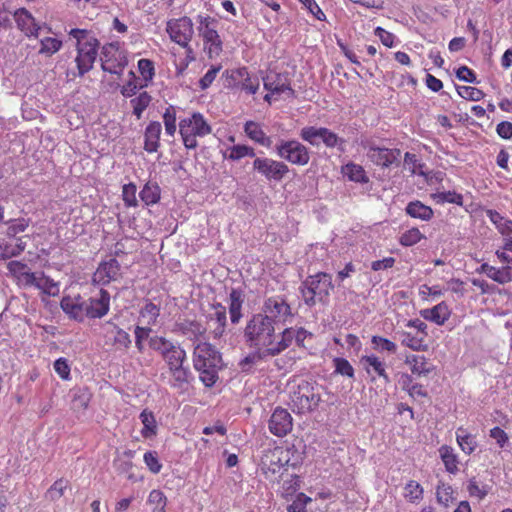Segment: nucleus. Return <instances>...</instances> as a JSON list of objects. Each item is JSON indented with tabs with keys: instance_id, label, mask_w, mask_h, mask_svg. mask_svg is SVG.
Instances as JSON below:
<instances>
[{
	"instance_id": "nucleus-1",
	"label": "nucleus",
	"mask_w": 512,
	"mask_h": 512,
	"mask_svg": "<svg viewBox=\"0 0 512 512\" xmlns=\"http://www.w3.org/2000/svg\"><path fill=\"white\" fill-rule=\"evenodd\" d=\"M149 347L157 352L165 362L173 379L172 387H181L188 383L190 370L185 365L187 354L180 344L163 336L155 335L149 338Z\"/></svg>"
},
{
	"instance_id": "nucleus-2",
	"label": "nucleus",
	"mask_w": 512,
	"mask_h": 512,
	"mask_svg": "<svg viewBox=\"0 0 512 512\" xmlns=\"http://www.w3.org/2000/svg\"><path fill=\"white\" fill-rule=\"evenodd\" d=\"M244 336L249 347L255 351L244 358L243 364H256L267 358L262 356V352L273 344L275 324L261 313L254 314L246 324Z\"/></svg>"
},
{
	"instance_id": "nucleus-3",
	"label": "nucleus",
	"mask_w": 512,
	"mask_h": 512,
	"mask_svg": "<svg viewBox=\"0 0 512 512\" xmlns=\"http://www.w3.org/2000/svg\"><path fill=\"white\" fill-rule=\"evenodd\" d=\"M221 362V354L212 344L200 342L194 347L193 366L206 387H212L219 379Z\"/></svg>"
},
{
	"instance_id": "nucleus-4",
	"label": "nucleus",
	"mask_w": 512,
	"mask_h": 512,
	"mask_svg": "<svg viewBox=\"0 0 512 512\" xmlns=\"http://www.w3.org/2000/svg\"><path fill=\"white\" fill-rule=\"evenodd\" d=\"M333 289L332 276L326 272H318L308 276L302 283L301 294L304 303L312 307L317 303H326Z\"/></svg>"
},
{
	"instance_id": "nucleus-5",
	"label": "nucleus",
	"mask_w": 512,
	"mask_h": 512,
	"mask_svg": "<svg viewBox=\"0 0 512 512\" xmlns=\"http://www.w3.org/2000/svg\"><path fill=\"white\" fill-rule=\"evenodd\" d=\"M197 32L202 38L204 50L210 59L217 57L223 50V42L218 33L219 21L209 15H197Z\"/></svg>"
},
{
	"instance_id": "nucleus-6",
	"label": "nucleus",
	"mask_w": 512,
	"mask_h": 512,
	"mask_svg": "<svg viewBox=\"0 0 512 512\" xmlns=\"http://www.w3.org/2000/svg\"><path fill=\"white\" fill-rule=\"evenodd\" d=\"M290 399L293 411L298 414H304L318 407L321 395L315 383L302 380L292 391Z\"/></svg>"
},
{
	"instance_id": "nucleus-7",
	"label": "nucleus",
	"mask_w": 512,
	"mask_h": 512,
	"mask_svg": "<svg viewBox=\"0 0 512 512\" xmlns=\"http://www.w3.org/2000/svg\"><path fill=\"white\" fill-rule=\"evenodd\" d=\"M260 313L275 325L290 323L294 317L290 304L282 295L266 298Z\"/></svg>"
},
{
	"instance_id": "nucleus-8",
	"label": "nucleus",
	"mask_w": 512,
	"mask_h": 512,
	"mask_svg": "<svg viewBox=\"0 0 512 512\" xmlns=\"http://www.w3.org/2000/svg\"><path fill=\"white\" fill-rule=\"evenodd\" d=\"M406 327L414 329V331H398L400 342L403 346L417 352H424L428 350L427 337L428 326L427 324L416 318L408 320Z\"/></svg>"
},
{
	"instance_id": "nucleus-9",
	"label": "nucleus",
	"mask_w": 512,
	"mask_h": 512,
	"mask_svg": "<svg viewBox=\"0 0 512 512\" xmlns=\"http://www.w3.org/2000/svg\"><path fill=\"white\" fill-rule=\"evenodd\" d=\"M289 451L284 447L276 446L264 451L261 457V471L266 478H274L289 463Z\"/></svg>"
},
{
	"instance_id": "nucleus-10",
	"label": "nucleus",
	"mask_w": 512,
	"mask_h": 512,
	"mask_svg": "<svg viewBox=\"0 0 512 512\" xmlns=\"http://www.w3.org/2000/svg\"><path fill=\"white\" fill-rule=\"evenodd\" d=\"M192 20L187 17L172 19L167 22L166 31L171 40L181 47L187 48L194 35V27Z\"/></svg>"
},
{
	"instance_id": "nucleus-11",
	"label": "nucleus",
	"mask_w": 512,
	"mask_h": 512,
	"mask_svg": "<svg viewBox=\"0 0 512 512\" xmlns=\"http://www.w3.org/2000/svg\"><path fill=\"white\" fill-rule=\"evenodd\" d=\"M264 86L269 91L264 97L268 102L277 100L279 97L290 98L294 91L290 87L288 77L283 74L269 73L264 79Z\"/></svg>"
},
{
	"instance_id": "nucleus-12",
	"label": "nucleus",
	"mask_w": 512,
	"mask_h": 512,
	"mask_svg": "<svg viewBox=\"0 0 512 512\" xmlns=\"http://www.w3.org/2000/svg\"><path fill=\"white\" fill-rule=\"evenodd\" d=\"M253 169L268 181H281L289 172V167L281 161L271 158H256L253 162Z\"/></svg>"
},
{
	"instance_id": "nucleus-13",
	"label": "nucleus",
	"mask_w": 512,
	"mask_h": 512,
	"mask_svg": "<svg viewBox=\"0 0 512 512\" xmlns=\"http://www.w3.org/2000/svg\"><path fill=\"white\" fill-rule=\"evenodd\" d=\"M101 67L103 71L120 75L127 65V59L114 44H107L102 48Z\"/></svg>"
},
{
	"instance_id": "nucleus-14",
	"label": "nucleus",
	"mask_w": 512,
	"mask_h": 512,
	"mask_svg": "<svg viewBox=\"0 0 512 512\" xmlns=\"http://www.w3.org/2000/svg\"><path fill=\"white\" fill-rule=\"evenodd\" d=\"M276 148L278 155L289 163L306 165L309 162L307 148L297 141H282Z\"/></svg>"
},
{
	"instance_id": "nucleus-15",
	"label": "nucleus",
	"mask_w": 512,
	"mask_h": 512,
	"mask_svg": "<svg viewBox=\"0 0 512 512\" xmlns=\"http://www.w3.org/2000/svg\"><path fill=\"white\" fill-rule=\"evenodd\" d=\"M98 48L99 41L97 39H91L88 43H83L81 44V47L77 48L75 62L77 64L79 76H83L93 68L98 55Z\"/></svg>"
},
{
	"instance_id": "nucleus-16",
	"label": "nucleus",
	"mask_w": 512,
	"mask_h": 512,
	"mask_svg": "<svg viewBox=\"0 0 512 512\" xmlns=\"http://www.w3.org/2000/svg\"><path fill=\"white\" fill-rule=\"evenodd\" d=\"M268 428L273 435L284 437L292 431L293 418L286 409L277 407L270 416Z\"/></svg>"
},
{
	"instance_id": "nucleus-17",
	"label": "nucleus",
	"mask_w": 512,
	"mask_h": 512,
	"mask_svg": "<svg viewBox=\"0 0 512 512\" xmlns=\"http://www.w3.org/2000/svg\"><path fill=\"white\" fill-rule=\"evenodd\" d=\"M120 270V264L115 258L102 261L93 274V282L100 285H107L120 277Z\"/></svg>"
},
{
	"instance_id": "nucleus-18",
	"label": "nucleus",
	"mask_w": 512,
	"mask_h": 512,
	"mask_svg": "<svg viewBox=\"0 0 512 512\" xmlns=\"http://www.w3.org/2000/svg\"><path fill=\"white\" fill-rule=\"evenodd\" d=\"M110 309V294L104 289H100L97 297L89 299L88 303H85L84 313L85 316L95 319L102 318L105 316Z\"/></svg>"
},
{
	"instance_id": "nucleus-19",
	"label": "nucleus",
	"mask_w": 512,
	"mask_h": 512,
	"mask_svg": "<svg viewBox=\"0 0 512 512\" xmlns=\"http://www.w3.org/2000/svg\"><path fill=\"white\" fill-rule=\"evenodd\" d=\"M13 18L19 30L27 37L39 36L41 25L35 20L33 15L26 8H19L13 13Z\"/></svg>"
},
{
	"instance_id": "nucleus-20",
	"label": "nucleus",
	"mask_w": 512,
	"mask_h": 512,
	"mask_svg": "<svg viewBox=\"0 0 512 512\" xmlns=\"http://www.w3.org/2000/svg\"><path fill=\"white\" fill-rule=\"evenodd\" d=\"M368 158L376 165L389 167L393 163L398 162L401 157L399 149H388L371 146L367 152Z\"/></svg>"
},
{
	"instance_id": "nucleus-21",
	"label": "nucleus",
	"mask_w": 512,
	"mask_h": 512,
	"mask_svg": "<svg viewBox=\"0 0 512 512\" xmlns=\"http://www.w3.org/2000/svg\"><path fill=\"white\" fill-rule=\"evenodd\" d=\"M404 362L409 366L412 375L417 377H428L436 369L429 358L420 354H408Z\"/></svg>"
},
{
	"instance_id": "nucleus-22",
	"label": "nucleus",
	"mask_w": 512,
	"mask_h": 512,
	"mask_svg": "<svg viewBox=\"0 0 512 512\" xmlns=\"http://www.w3.org/2000/svg\"><path fill=\"white\" fill-rule=\"evenodd\" d=\"M360 363L366 372L372 375L373 378L376 376L383 378L385 382H389V376L386 372V364L378 356L364 355L360 358Z\"/></svg>"
},
{
	"instance_id": "nucleus-23",
	"label": "nucleus",
	"mask_w": 512,
	"mask_h": 512,
	"mask_svg": "<svg viewBox=\"0 0 512 512\" xmlns=\"http://www.w3.org/2000/svg\"><path fill=\"white\" fill-rule=\"evenodd\" d=\"M302 137L313 145L322 141L327 147H335L339 142L338 136L331 130H302Z\"/></svg>"
},
{
	"instance_id": "nucleus-24",
	"label": "nucleus",
	"mask_w": 512,
	"mask_h": 512,
	"mask_svg": "<svg viewBox=\"0 0 512 512\" xmlns=\"http://www.w3.org/2000/svg\"><path fill=\"white\" fill-rule=\"evenodd\" d=\"M420 315L427 321L433 322L439 326L444 325L451 316V310L446 302L442 301L429 309L420 311Z\"/></svg>"
},
{
	"instance_id": "nucleus-25",
	"label": "nucleus",
	"mask_w": 512,
	"mask_h": 512,
	"mask_svg": "<svg viewBox=\"0 0 512 512\" xmlns=\"http://www.w3.org/2000/svg\"><path fill=\"white\" fill-rule=\"evenodd\" d=\"M7 269L12 277L17 280L18 285L23 287H28L29 283H32L34 280V273L28 271L27 264L21 261H10L7 264Z\"/></svg>"
},
{
	"instance_id": "nucleus-26",
	"label": "nucleus",
	"mask_w": 512,
	"mask_h": 512,
	"mask_svg": "<svg viewBox=\"0 0 512 512\" xmlns=\"http://www.w3.org/2000/svg\"><path fill=\"white\" fill-rule=\"evenodd\" d=\"M161 308L160 305L154 304L151 300H145L144 305L139 310L138 321L141 326H148L152 329L158 324Z\"/></svg>"
},
{
	"instance_id": "nucleus-27",
	"label": "nucleus",
	"mask_w": 512,
	"mask_h": 512,
	"mask_svg": "<svg viewBox=\"0 0 512 512\" xmlns=\"http://www.w3.org/2000/svg\"><path fill=\"white\" fill-rule=\"evenodd\" d=\"M293 333V327L285 328L280 334V340L277 342L273 340V344L262 352V356L274 357L286 350L295 340Z\"/></svg>"
},
{
	"instance_id": "nucleus-28",
	"label": "nucleus",
	"mask_w": 512,
	"mask_h": 512,
	"mask_svg": "<svg viewBox=\"0 0 512 512\" xmlns=\"http://www.w3.org/2000/svg\"><path fill=\"white\" fill-rule=\"evenodd\" d=\"M60 306L71 318L79 321L83 320L85 303L81 301L80 297L65 296L62 298Z\"/></svg>"
},
{
	"instance_id": "nucleus-29",
	"label": "nucleus",
	"mask_w": 512,
	"mask_h": 512,
	"mask_svg": "<svg viewBox=\"0 0 512 512\" xmlns=\"http://www.w3.org/2000/svg\"><path fill=\"white\" fill-rule=\"evenodd\" d=\"M178 330L189 339H198L206 333V327L196 319H183L176 323Z\"/></svg>"
},
{
	"instance_id": "nucleus-30",
	"label": "nucleus",
	"mask_w": 512,
	"mask_h": 512,
	"mask_svg": "<svg viewBox=\"0 0 512 512\" xmlns=\"http://www.w3.org/2000/svg\"><path fill=\"white\" fill-rule=\"evenodd\" d=\"M438 452L446 472L453 475L457 474L459 472L460 461L454 448L449 445H442L438 449Z\"/></svg>"
},
{
	"instance_id": "nucleus-31",
	"label": "nucleus",
	"mask_w": 512,
	"mask_h": 512,
	"mask_svg": "<svg viewBox=\"0 0 512 512\" xmlns=\"http://www.w3.org/2000/svg\"><path fill=\"white\" fill-rule=\"evenodd\" d=\"M108 324L112 327L110 330V334L112 338H110L111 345L119 351H127L132 344L131 337L128 332L113 324L108 322Z\"/></svg>"
},
{
	"instance_id": "nucleus-32",
	"label": "nucleus",
	"mask_w": 512,
	"mask_h": 512,
	"mask_svg": "<svg viewBox=\"0 0 512 512\" xmlns=\"http://www.w3.org/2000/svg\"><path fill=\"white\" fill-rule=\"evenodd\" d=\"M139 419L143 425L140 433L144 439H153L158 434V423L156 421V417L151 410L144 409L140 415Z\"/></svg>"
},
{
	"instance_id": "nucleus-33",
	"label": "nucleus",
	"mask_w": 512,
	"mask_h": 512,
	"mask_svg": "<svg viewBox=\"0 0 512 512\" xmlns=\"http://www.w3.org/2000/svg\"><path fill=\"white\" fill-rule=\"evenodd\" d=\"M28 287H35L41 290L44 294L55 296L59 293L58 285L44 273H34V280L29 283Z\"/></svg>"
},
{
	"instance_id": "nucleus-34",
	"label": "nucleus",
	"mask_w": 512,
	"mask_h": 512,
	"mask_svg": "<svg viewBox=\"0 0 512 512\" xmlns=\"http://www.w3.org/2000/svg\"><path fill=\"white\" fill-rule=\"evenodd\" d=\"M210 322L214 326L212 331L214 338L221 337L227 322L226 308L223 305L217 304L214 306V313L210 316Z\"/></svg>"
},
{
	"instance_id": "nucleus-35",
	"label": "nucleus",
	"mask_w": 512,
	"mask_h": 512,
	"mask_svg": "<svg viewBox=\"0 0 512 512\" xmlns=\"http://www.w3.org/2000/svg\"><path fill=\"white\" fill-rule=\"evenodd\" d=\"M139 197L147 206L157 204L161 199V188L156 182L148 181L139 192Z\"/></svg>"
},
{
	"instance_id": "nucleus-36",
	"label": "nucleus",
	"mask_w": 512,
	"mask_h": 512,
	"mask_svg": "<svg viewBox=\"0 0 512 512\" xmlns=\"http://www.w3.org/2000/svg\"><path fill=\"white\" fill-rule=\"evenodd\" d=\"M406 213L413 218L421 219L423 221H429L434 215L432 208L423 204L419 200L408 203Z\"/></svg>"
},
{
	"instance_id": "nucleus-37",
	"label": "nucleus",
	"mask_w": 512,
	"mask_h": 512,
	"mask_svg": "<svg viewBox=\"0 0 512 512\" xmlns=\"http://www.w3.org/2000/svg\"><path fill=\"white\" fill-rule=\"evenodd\" d=\"M456 441L460 449L466 454H472L476 447L477 442L475 436L470 434L465 428L459 427L456 431Z\"/></svg>"
},
{
	"instance_id": "nucleus-38",
	"label": "nucleus",
	"mask_w": 512,
	"mask_h": 512,
	"mask_svg": "<svg viewBox=\"0 0 512 512\" xmlns=\"http://www.w3.org/2000/svg\"><path fill=\"white\" fill-rule=\"evenodd\" d=\"M341 171L350 181L361 184L369 182V178L361 165L350 162L344 165Z\"/></svg>"
},
{
	"instance_id": "nucleus-39",
	"label": "nucleus",
	"mask_w": 512,
	"mask_h": 512,
	"mask_svg": "<svg viewBox=\"0 0 512 512\" xmlns=\"http://www.w3.org/2000/svg\"><path fill=\"white\" fill-rule=\"evenodd\" d=\"M403 496L409 503H419L423 500L424 489L419 482L409 480L404 486Z\"/></svg>"
},
{
	"instance_id": "nucleus-40",
	"label": "nucleus",
	"mask_w": 512,
	"mask_h": 512,
	"mask_svg": "<svg viewBox=\"0 0 512 512\" xmlns=\"http://www.w3.org/2000/svg\"><path fill=\"white\" fill-rule=\"evenodd\" d=\"M70 488L69 481L63 477L55 480L45 493V498L51 502H57Z\"/></svg>"
},
{
	"instance_id": "nucleus-41",
	"label": "nucleus",
	"mask_w": 512,
	"mask_h": 512,
	"mask_svg": "<svg viewBox=\"0 0 512 512\" xmlns=\"http://www.w3.org/2000/svg\"><path fill=\"white\" fill-rule=\"evenodd\" d=\"M31 220L29 218H16L10 219L5 224L7 225L5 235L8 239H14L18 234L27 230Z\"/></svg>"
},
{
	"instance_id": "nucleus-42",
	"label": "nucleus",
	"mask_w": 512,
	"mask_h": 512,
	"mask_svg": "<svg viewBox=\"0 0 512 512\" xmlns=\"http://www.w3.org/2000/svg\"><path fill=\"white\" fill-rule=\"evenodd\" d=\"M486 215L502 235L512 234V220L505 219L499 212L492 209L487 210Z\"/></svg>"
},
{
	"instance_id": "nucleus-43",
	"label": "nucleus",
	"mask_w": 512,
	"mask_h": 512,
	"mask_svg": "<svg viewBox=\"0 0 512 512\" xmlns=\"http://www.w3.org/2000/svg\"><path fill=\"white\" fill-rule=\"evenodd\" d=\"M229 313L232 323H237L242 317L241 309L243 304L242 294L236 289H232L229 296Z\"/></svg>"
},
{
	"instance_id": "nucleus-44",
	"label": "nucleus",
	"mask_w": 512,
	"mask_h": 512,
	"mask_svg": "<svg viewBox=\"0 0 512 512\" xmlns=\"http://www.w3.org/2000/svg\"><path fill=\"white\" fill-rule=\"evenodd\" d=\"M433 200L437 204H456L458 206H463L464 197L462 194L456 191H443L432 194Z\"/></svg>"
},
{
	"instance_id": "nucleus-45",
	"label": "nucleus",
	"mask_w": 512,
	"mask_h": 512,
	"mask_svg": "<svg viewBox=\"0 0 512 512\" xmlns=\"http://www.w3.org/2000/svg\"><path fill=\"white\" fill-rule=\"evenodd\" d=\"M425 238V235L418 228L412 227L401 233L399 244L404 247H411Z\"/></svg>"
},
{
	"instance_id": "nucleus-46",
	"label": "nucleus",
	"mask_w": 512,
	"mask_h": 512,
	"mask_svg": "<svg viewBox=\"0 0 512 512\" xmlns=\"http://www.w3.org/2000/svg\"><path fill=\"white\" fill-rule=\"evenodd\" d=\"M179 128H210L200 113L190 116H178Z\"/></svg>"
},
{
	"instance_id": "nucleus-47",
	"label": "nucleus",
	"mask_w": 512,
	"mask_h": 512,
	"mask_svg": "<svg viewBox=\"0 0 512 512\" xmlns=\"http://www.w3.org/2000/svg\"><path fill=\"white\" fill-rule=\"evenodd\" d=\"M437 502L445 507L453 503L455 500L454 490L451 485L447 483H440L436 487Z\"/></svg>"
},
{
	"instance_id": "nucleus-48",
	"label": "nucleus",
	"mask_w": 512,
	"mask_h": 512,
	"mask_svg": "<svg viewBox=\"0 0 512 512\" xmlns=\"http://www.w3.org/2000/svg\"><path fill=\"white\" fill-rule=\"evenodd\" d=\"M186 148L194 149L197 146V137H203L211 130H178Z\"/></svg>"
},
{
	"instance_id": "nucleus-49",
	"label": "nucleus",
	"mask_w": 512,
	"mask_h": 512,
	"mask_svg": "<svg viewBox=\"0 0 512 512\" xmlns=\"http://www.w3.org/2000/svg\"><path fill=\"white\" fill-rule=\"evenodd\" d=\"M152 98L147 92H141L138 96L130 100L133 108V114L139 119L143 111L149 106Z\"/></svg>"
},
{
	"instance_id": "nucleus-50",
	"label": "nucleus",
	"mask_w": 512,
	"mask_h": 512,
	"mask_svg": "<svg viewBox=\"0 0 512 512\" xmlns=\"http://www.w3.org/2000/svg\"><path fill=\"white\" fill-rule=\"evenodd\" d=\"M39 54L52 56L62 48V41L57 38L45 37L40 40Z\"/></svg>"
},
{
	"instance_id": "nucleus-51",
	"label": "nucleus",
	"mask_w": 512,
	"mask_h": 512,
	"mask_svg": "<svg viewBox=\"0 0 512 512\" xmlns=\"http://www.w3.org/2000/svg\"><path fill=\"white\" fill-rule=\"evenodd\" d=\"M26 238H29V236L25 235V236L15 237L14 244L6 243V253L4 254V256H6V259L19 256L26 249V246H27V242L25 240Z\"/></svg>"
},
{
	"instance_id": "nucleus-52",
	"label": "nucleus",
	"mask_w": 512,
	"mask_h": 512,
	"mask_svg": "<svg viewBox=\"0 0 512 512\" xmlns=\"http://www.w3.org/2000/svg\"><path fill=\"white\" fill-rule=\"evenodd\" d=\"M488 277L499 284L509 283L512 281L511 267L496 268L493 266Z\"/></svg>"
},
{
	"instance_id": "nucleus-53",
	"label": "nucleus",
	"mask_w": 512,
	"mask_h": 512,
	"mask_svg": "<svg viewBox=\"0 0 512 512\" xmlns=\"http://www.w3.org/2000/svg\"><path fill=\"white\" fill-rule=\"evenodd\" d=\"M137 187L134 183L124 184L122 187V200L126 207H137Z\"/></svg>"
},
{
	"instance_id": "nucleus-54",
	"label": "nucleus",
	"mask_w": 512,
	"mask_h": 512,
	"mask_svg": "<svg viewBox=\"0 0 512 512\" xmlns=\"http://www.w3.org/2000/svg\"><path fill=\"white\" fill-rule=\"evenodd\" d=\"M404 164L408 167L412 174H418L424 178H428V174H426L423 170L424 165L420 163L415 154L406 152L404 156Z\"/></svg>"
},
{
	"instance_id": "nucleus-55",
	"label": "nucleus",
	"mask_w": 512,
	"mask_h": 512,
	"mask_svg": "<svg viewBox=\"0 0 512 512\" xmlns=\"http://www.w3.org/2000/svg\"><path fill=\"white\" fill-rule=\"evenodd\" d=\"M143 461L147 466L148 470L153 474L160 473L162 464L159 460L157 451H147L143 455Z\"/></svg>"
},
{
	"instance_id": "nucleus-56",
	"label": "nucleus",
	"mask_w": 512,
	"mask_h": 512,
	"mask_svg": "<svg viewBox=\"0 0 512 512\" xmlns=\"http://www.w3.org/2000/svg\"><path fill=\"white\" fill-rule=\"evenodd\" d=\"M161 130H145V142L144 149L153 153L156 152L159 147Z\"/></svg>"
},
{
	"instance_id": "nucleus-57",
	"label": "nucleus",
	"mask_w": 512,
	"mask_h": 512,
	"mask_svg": "<svg viewBox=\"0 0 512 512\" xmlns=\"http://www.w3.org/2000/svg\"><path fill=\"white\" fill-rule=\"evenodd\" d=\"M467 491L471 497L483 500L489 492V487L487 485H480L475 478H472L468 482Z\"/></svg>"
},
{
	"instance_id": "nucleus-58",
	"label": "nucleus",
	"mask_w": 512,
	"mask_h": 512,
	"mask_svg": "<svg viewBox=\"0 0 512 512\" xmlns=\"http://www.w3.org/2000/svg\"><path fill=\"white\" fill-rule=\"evenodd\" d=\"M333 364L335 368V373L340 374L342 376H347L349 378L354 377V368L347 359L342 357H336L333 359Z\"/></svg>"
},
{
	"instance_id": "nucleus-59",
	"label": "nucleus",
	"mask_w": 512,
	"mask_h": 512,
	"mask_svg": "<svg viewBox=\"0 0 512 512\" xmlns=\"http://www.w3.org/2000/svg\"><path fill=\"white\" fill-rule=\"evenodd\" d=\"M371 343L376 350L387 351L389 353H395L397 351V345L382 336H372Z\"/></svg>"
},
{
	"instance_id": "nucleus-60",
	"label": "nucleus",
	"mask_w": 512,
	"mask_h": 512,
	"mask_svg": "<svg viewBox=\"0 0 512 512\" xmlns=\"http://www.w3.org/2000/svg\"><path fill=\"white\" fill-rule=\"evenodd\" d=\"M228 151H229V154L227 155V158L230 160H239L246 156H249V157L255 156L254 149L251 147H248L246 145H235V146L229 148Z\"/></svg>"
},
{
	"instance_id": "nucleus-61",
	"label": "nucleus",
	"mask_w": 512,
	"mask_h": 512,
	"mask_svg": "<svg viewBox=\"0 0 512 512\" xmlns=\"http://www.w3.org/2000/svg\"><path fill=\"white\" fill-rule=\"evenodd\" d=\"M151 331L152 329L148 326L137 325L135 327V346L140 353L144 351V340L149 338Z\"/></svg>"
},
{
	"instance_id": "nucleus-62",
	"label": "nucleus",
	"mask_w": 512,
	"mask_h": 512,
	"mask_svg": "<svg viewBox=\"0 0 512 512\" xmlns=\"http://www.w3.org/2000/svg\"><path fill=\"white\" fill-rule=\"evenodd\" d=\"M457 92L462 98L472 101H479L484 96L481 90L471 86H457Z\"/></svg>"
},
{
	"instance_id": "nucleus-63",
	"label": "nucleus",
	"mask_w": 512,
	"mask_h": 512,
	"mask_svg": "<svg viewBox=\"0 0 512 512\" xmlns=\"http://www.w3.org/2000/svg\"><path fill=\"white\" fill-rule=\"evenodd\" d=\"M148 503L159 507L161 512H166L165 507L167 504V498L161 490L153 489L149 493Z\"/></svg>"
},
{
	"instance_id": "nucleus-64",
	"label": "nucleus",
	"mask_w": 512,
	"mask_h": 512,
	"mask_svg": "<svg viewBox=\"0 0 512 512\" xmlns=\"http://www.w3.org/2000/svg\"><path fill=\"white\" fill-rule=\"evenodd\" d=\"M311 502V498L304 493H299L293 502L288 506V512H306L307 504Z\"/></svg>"
}]
</instances>
